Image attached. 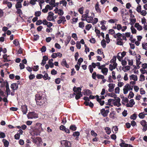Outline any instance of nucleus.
Wrapping results in <instances>:
<instances>
[{
  "instance_id": "obj_1",
  "label": "nucleus",
  "mask_w": 147,
  "mask_h": 147,
  "mask_svg": "<svg viewBox=\"0 0 147 147\" xmlns=\"http://www.w3.org/2000/svg\"><path fill=\"white\" fill-rule=\"evenodd\" d=\"M113 37L117 39V44L120 45H123V42L122 41L123 35L120 33L115 34L113 35Z\"/></svg>"
},
{
  "instance_id": "obj_2",
  "label": "nucleus",
  "mask_w": 147,
  "mask_h": 147,
  "mask_svg": "<svg viewBox=\"0 0 147 147\" xmlns=\"http://www.w3.org/2000/svg\"><path fill=\"white\" fill-rule=\"evenodd\" d=\"M73 90L74 93V94L76 95L75 98L76 100H78L82 96L81 92V89L80 87L76 88L74 87Z\"/></svg>"
},
{
  "instance_id": "obj_3",
  "label": "nucleus",
  "mask_w": 147,
  "mask_h": 147,
  "mask_svg": "<svg viewBox=\"0 0 147 147\" xmlns=\"http://www.w3.org/2000/svg\"><path fill=\"white\" fill-rule=\"evenodd\" d=\"M133 88V86H131L128 84H127L123 87V93L124 94H127L129 91L132 90Z\"/></svg>"
},
{
  "instance_id": "obj_4",
  "label": "nucleus",
  "mask_w": 147,
  "mask_h": 147,
  "mask_svg": "<svg viewBox=\"0 0 147 147\" xmlns=\"http://www.w3.org/2000/svg\"><path fill=\"white\" fill-rule=\"evenodd\" d=\"M29 132L32 136H36L40 135V131L38 129H34L32 128L30 130Z\"/></svg>"
},
{
  "instance_id": "obj_5",
  "label": "nucleus",
  "mask_w": 147,
  "mask_h": 147,
  "mask_svg": "<svg viewBox=\"0 0 147 147\" xmlns=\"http://www.w3.org/2000/svg\"><path fill=\"white\" fill-rule=\"evenodd\" d=\"M92 14V13H89L88 10H86L85 12V13L82 15L81 19L83 21H86L87 18L90 17V16Z\"/></svg>"
},
{
  "instance_id": "obj_6",
  "label": "nucleus",
  "mask_w": 147,
  "mask_h": 147,
  "mask_svg": "<svg viewBox=\"0 0 147 147\" xmlns=\"http://www.w3.org/2000/svg\"><path fill=\"white\" fill-rule=\"evenodd\" d=\"M54 14L52 12H49L48 13V15L47 17V20L49 21H53L56 18L54 16Z\"/></svg>"
},
{
  "instance_id": "obj_7",
  "label": "nucleus",
  "mask_w": 147,
  "mask_h": 147,
  "mask_svg": "<svg viewBox=\"0 0 147 147\" xmlns=\"http://www.w3.org/2000/svg\"><path fill=\"white\" fill-rule=\"evenodd\" d=\"M126 53L123 51L122 53L119 52L117 55V58L119 60L121 61L122 60L123 57L126 55Z\"/></svg>"
},
{
  "instance_id": "obj_8",
  "label": "nucleus",
  "mask_w": 147,
  "mask_h": 147,
  "mask_svg": "<svg viewBox=\"0 0 147 147\" xmlns=\"http://www.w3.org/2000/svg\"><path fill=\"white\" fill-rule=\"evenodd\" d=\"M140 123L143 127L142 130L144 131H145L147 130V124L146 121L144 120L141 121Z\"/></svg>"
},
{
  "instance_id": "obj_9",
  "label": "nucleus",
  "mask_w": 147,
  "mask_h": 147,
  "mask_svg": "<svg viewBox=\"0 0 147 147\" xmlns=\"http://www.w3.org/2000/svg\"><path fill=\"white\" fill-rule=\"evenodd\" d=\"M33 142L38 145H40L42 142L41 138L39 137H36L35 138H33Z\"/></svg>"
},
{
  "instance_id": "obj_10",
  "label": "nucleus",
  "mask_w": 147,
  "mask_h": 147,
  "mask_svg": "<svg viewBox=\"0 0 147 147\" xmlns=\"http://www.w3.org/2000/svg\"><path fill=\"white\" fill-rule=\"evenodd\" d=\"M120 100L121 99L119 98H116L115 99V101L113 103V105L117 107H120L121 105L120 103Z\"/></svg>"
},
{
  "instance_id": "obj_11",
  "label": "nucleus",
  "mask_w": 147,
  "mask_h": 147,
  "mask_svg": "<svg viewBox=\"0 0 147 147\" xmlns=\"http://www.w3.org/2000/svg\"><path fill=\"white\" fill-rule=\"evenodd\" d=\"M37 115L34 112H32L28 113V119H32L38 118Z\"/></svg>"
},
{
  "instance_id": "obj_12",
  "label": "nucleus",
  "mask_w": 147,
  "mask_h": 147,
  "mask_svg": "<svg viewBox=\"0 0 147 147\" xmlns=\"http://www.w3.org/2000/svg\"><path fill=\"white\" fill-rule=\"evenodd\" d=\"M46 101V98H43L42 99L36 101L37 105L40 106H42L45 103Z\"/></svg>"
},
{
  "instance_id": "obj_13",
  "label": "nucleus",
  "mask_w": 147,
  "mask_h": 147,
  "mask_svg": "<svg viewBox=\"0 0 147 147\" xmlns=\"http://www.w3.org/2000/svg\"><path fill=\"white\" fill-rule=\"evenodd\" d=\"M61 143L65 147H70L71 146V142L67 140H62L61 141Z\"/></svg>"
},
{
  "instance_id": "obj_14",
  "label": "nucleus",
  "mask_w": 147,
  "mask_h": 147,
  "mask_svg": "<svg viewBox=\"0 0 147 147\" xmlns=\"http://www.w3.org/2000/svg\"><path fill=\"white\" fill-rule=\"evenodd\" d=\"M118 26L117 27V30L119 31H121L123 32L125 31L127 28V27L126 26H122L121 24H118Z\"/></svg>"
},
{
  "instance_id": "obj_15",
  "label": "nucleus",
  "mask_w": 147,
  "mask_h": 147,
  "mask_svg": "<svg viewBox=\"0 0 147 147\" xmlns=\"http://www.w3.org/2000/svg\"><path fill=\"white\" fill-rule=\"evenodd\" d=\"M120 141L121 143L119 144V146L121 147H134L130 144L125 143L123 140L122 139H120Z\"/></svg>"
},
{
  "instance_id": "obj_16",
  "label": "nucleus",
  "mask_w": 147,
  "mask_h": 147,
  "mask_svg": "<svg viewBox=\"0 0 147 147\" xmlns=\"http://www.w3.org/2000/svg\"><path fill=\"white\" fill-rule=\"evenodd\" d=\"M53 7L49 5H47L45 7V8L42 10V11L44 13L47 12L49 10H50L52 9Z\"/></svg>"
},
{
  "instance_id": "obj_17",
  "label": "nucleus",
  "mask_w": 147,
  "mask_h": 147,
  "mask_svg": "<svg viewBox=\"0 0 147 147\" xmlns=\"http://www.w3.org/2000/svg\"><path fill=\"white\" fill-rule=\"evenodd\" d=\"M109 112V109L105 110L104 109H102L100 110L101 114L104 117L107 116Z\"/></svg>"
},
{
  "instance_id": "obj_18",
  "label": "nucleus",
  "mask_w": 147,
  "mask_h": 147,
  "mask_svg": "<svg viewBox=\"0 0 147 147\" xmlns=\"http://www.w3.org/2000/svg\"><path fill=\"white\" fill-rule=\"evenodd\" d=\"M59 20L57 21V23L58 24H60L61 23L64 24L66 21L65 18L64 16H60L59 17Z\"/></svg>"
},
{
  "instance_id": "obj_19",
  "label": "nucleus",
  "mask_w": 147,
  "mask_h": 147,
  "mask_svg": "<svg viewBox=\"0 0 147 147\" xmlns=\"http://www.w3.org/2000/svg\"><path fill=\"white\" fill-rule=\"evenodd\" d=\"M43 98H44L43 96V95L41 93H38L36 95L35 100L36 101L42 99Z\"/></svg>"
},
{
  "instance_id": "obj_20",
  "label": "nucleus",
  "mask_w": 147,
  "mask_h": 147,
  "mask_svg": "<svg viewBox=\"0 0 147 147\" xmlns=\"http://www.w3.org/2000/svg\"><path fill=\"white\" fill-rule=\"evenodd\" d=\"M43 24L44 25H46L48 28H51L53 26L52 23L47 22L45 19L43 20Z\"/></svg>"
},
{
  "instance_id": "obj_21",
  "label": "nucleus",
  "mask_w": 147,
  "mask_h": 147,
  "mask_svg": "<svg viewBox=\"0 0 147 147\" xmlns=\"http://www.w3.org/2000/svg\"><path fill=\"white\" fill-rule=\"evenodd\" d=\"M129 78L131 80H133L134 81H136L138 79L137 76L135 74H133L130 75Z\"/></svg>"
},
{
  "instance_id": "obj_22",
  "label": "nucleus",
  "mask_w": 147,
  "mask_h": 147,
  "mask_svg": "<svg viewBox=\"0 0 147 147\" xmlns=\"http://www.w3.org/2000/svg\"><path fill=\"white\" fill-rule=\"evenodd\" d=\"M115 85L113 83L109 84L108 85L109 89L108 90L109 92H112L114 90V88L115 87Z\"/></svg>"
},
{
  "instance_id": "obj_23",
  "label": "nucleus",
  "mask_w": 147,
  "mask_h": 147,
  "mask_svg": "<svg viewBox=\"0 0 147 147\" xmlns=\"http://www.w3.org/2000/svg\"><path fill=\"white\" fill-rule=\"evenodd\" d=\"M140 58L141 56L140 55H136V60L137 66L139 65L141 63V62L140 61Z\"/></svg>"
},
{
  "instance_id": "obj_24",
  "label": "nucleus",
  "mask_w": 147,
  "mask_h": 147,
  "mask_svg": "<svg viewBox=\"0 0 147 147\" xmlns=\"http://www.w3.org/2000/svg\"><path fill=\"white\" fill-rule=\"evenodd\" d=\"M23 0H17L18 2L16 5V9H19L22 7V5L21 2L23 1Z\"/></svg>"
},
{
  "instance_id": "obj_25",
  "label": "nucleus",
  "mask_w": 147,
  "mask_h": 147,
  "mask_svg": "<svg viewBox=\"0 0 147 147\" xmlns=\"http://www.w3.org/2000/svg\"><path fill=\"white\" fill-rule=\"evenodd\" d=\"M11 88L13 90L17 89L18 88V84L16 83L12 84L11 86Z\"/></svg>"
},
{
  "instance_id": "obj_26",
  "label": "nucleus",
  "mask_w": 147,
  "mask_h": 147,
  "mask_svg": "<svg viewBox=\"0 0 147 147\" xmlns=\"http://www.w3.org/2000/svg\"><path fill=\"white\" fill-rule=\"evenodd\" d=\"M6 90L5 92L7 94V97L8 95L10 94V90L9 88L8 83H7L5 87Z\"/></svg>"
},
{
  "instance_id": "obj_27",
  "label": "nucleus",
  "mask_w": 147,
  "mask_h": 147,
  "mask_svg": "<svg viewBox=\"0 0 147 147\" xmlns=\"http://www.w3.org/2000/svg\"><path fill=\"white\" fill-rule=\"evenodd\" d=\"M117 63H113L110 64L109 65V69L111 71H112L113 69H115L117 66Z\"/></svg>"
},
{
  "instance_id": "obj_28",
  "label": "nucleus",
  "mask_w": 147,
  "mask_h": 147,
  "mask_svg": "<svg viewBox=\"0 0 147 147\" xmlns=\"http://www.w3.org/2000/svg\"><path fill=\"white\" fill-rule=\"evenodd\" d=\"M115 99H108V102L107 105H109L111 107H112L113 106V103Z\"/></svg>"
},
{
  "instance_id": "obj_29",
  "label": "nucleus",
  "mask_w": 147,
  "mask_h": 147,
  "mask_svg": "<svg viewBox=\"0 0 147 147\" xmlns=\"http://www.w3.org/2000/svg\"><path fill=\"white\" fill-rule=\"evenodd\" d=\"M94 14L93 13H92V14L91 15V16H90V17L87 18V20L86 21L88 23H91L93 20V18L94 17Z\"/></svg>"
},
{
  "instance_id": "obj_30",
  "label": "nucleus",
  "mask_w": 147,
  "mask_h": 147,
  "mask_svg": "<svg viewBox=\"0 0 147 147\" xmlns=\"http://www.w3.org/2000/svg\"><path fill=\"white\" fill-rule=\"evenodd\" d=\"M22 111L23 114H26L27 111V106L26 105L22 106Z\"/></svg>"
},
{
  "instance_id": "obj_31",
  "label": "nucleus",
  "mask_w": 147,
  "mask_h": 147,
  "mask_svg": "<svg viewBox=\"0 0 147 147\" xmlns=\"http://www.w3.org/2000/svg\"><path fill=\"white\" fill-rule=\"evenodd\" d=\"M96 96L97 101L99 102L100 105L101 106L103 105L105 103L104 101L103 100L101 99V98H99V96L98 95Z\"/></svg>"
},
{
  "instance_id": "obj_32",
  "label": "nucleus",
  "mask_w": 147,
  "mask_h": 147,
  "mask_svg": "<svg viewBox=\"0 0 147 147\" xmlns=\"http://www.w3.org/2000/svg\"><path fill=\"white\" fill-rule=\"evenodd\" d=\"M61 65L63 66H65L66 67L68 68L69 67V65L67 63L65 60L63 59L61 63Z\"/></svg>"
},
{
  "instance_id": "obj_33",
  "label": "nucleus",
  "mask_w": 147,
  "mask_h": 147,
  "mask_svg": "<svg viewBox=\"0 0 147 147\" xmlns=\"http://www.w3.org/2000/svg\"><path fill=\"white\" fill-rule=\"evenodd\" d=\"M135 103L134 100L133 99H131L129 101V104H127V106L129 107H133V105L135 104Z\"/></svg>"
},
{
  "instance_id": "obj_34",
  "label": "nucleus",
  "mask_w": 147,
  "mask_h": 147,
  "mask_svg": "<svg viewBox=\"0 0 147 147\" xmlns=\"http://www.w3.org/2000/svg\"><path fill=\"white\" fill-rule=\"evenodd\" d=\"M134 26L138 30H141L142 29V26L140 25L138 23H136L135 24Z\"/></svg>"
},
{
  "instance_id": "obj_35",
  "label": "nucleus",
  "mask_w": 147,
  "mask_h": 147,
  "mask_svg": "<svg viewBox=\"0 0 147 147\" xmlns=\"http://www.w3.org/2000/svg\"><path fill=\"white\" fill-rule=\"evenodd\" d=\"M0 94L1 96H5V95L4 94L5 92L4 91L5 90V88H1L0 90Z\"/></svg>"
},
{
  "instance_id": "obj_36",
  "label": "nucleus",
  "mask_w": 147,
  "mask_h": 147,
  "mask_svg": "<svg viewBox=\"0 0 147 147\" xmlns=\"http://www.w3.org/2000/svg\"><path fill=\"white\" fill-rule=\"evenodd\" d=\"M101 72L105 75H106L108 72V69L106 67L104 68L103 69H101Z\"/></svg>"
},
{
  "instance_id": "obj_37",
  "label": "nucleus",
  "mask_w": 147,
  "mask_h": 147,
  "mask_svg": "<svg viewBox=\"0 0 147 147\" xmlns=\"http://www.w3.org/2000/svg\"><path fill=\"white\" fill-rule=\"evenodd\" d=\"M38 1L39 2L40 9H41L42 7L45 4V1L44 0H38Z\"/></svg>"
},
{
  "instance_id": "obj_38",
  "label": "nucleus",
  "mask_w": 147,
  "mask_h": 147,
  "mask_svg": "<svg viewBox=\"0 0 147 147\" xmlns=\"http://www.w3.org/2000/svg\"><path fill=\"white\" fill-rule=\"evenodd\" d=\"M118 129L117 126H115L113 127L112 128V130L114 133L116 134L117 132Z\"/></svg>"
},
{
  "instance_id": "obj_39",
  "label": "nucleus",
  "mask_w": 147,
  "mask_h": 147,
  "mask_svg": "<svg viewBox=\"0 0 147 147\" xmlns=\"http://www.w3.org/2000/svg\"><path fill=\"white\" fill-rule=\"evenodd\" d=\"M2 142L3 143L5 147H8L9 144V143L7 140L6 139H3L2 140Z\"/></svg>"
},
{
  "instance_id": "obj_40",
  "label": "nucleus",
  "mask_w": 147,
  "mask_h": 147,
  "mask_svg": "<svg viewBox=\"0 0 147 147\" xmlns=\"http://www.w3.org/2000/svg\"><path fill=\"white\" fill-rule=\"evenodd\" d=\"M51 6L53 7H55L56 6L55 4V0H51V1H49V3Z\"/></svg>"
},
{
  "instance_id": "obj_41",
  "label": "nucleus",
  "mask_w": 147,
  "mask_h": 147,
  "mask_svg": "<svg viewBox=\"0 0 147 147\" xmlns=\"http://www.w3.org/2000/svg\"><path fill=\"white\" fill-rule=\"evenodd\" d=\"M130 69V67L128 65L123 66L122 68V69L125 72L129 70Z\"/></svg>"
},
{
  "instance_id": "obj_42",
  "label": "nucleus",
  "mask_w": 147,
  "mask_h": 147,
  "mask_svg": "<svg viewBox=\"0 0 147 147\" xmlns=\"http://www.w3.org/2000/svg\"><path fill=\"white\" fill-rule=\"evenodd\" d=\"M105 130L107 134L109 135L111 133V129L109 127H106L105 128Z\"/></svg>"
},
{
  "instance_id": "obj_43",
  "label": "nucleus",
  "mask_w": 147,
  "mask_h": 147,
  "mask_svg": "<svg viewBox=\"0 0 147 147\" xmlns=\"http://www.w3.org/2000/svg\"><path fill=\"white\" fill-rule=\"evenodd\" d=\"M95 9L96 10L97 12H101V10L99 7V4L98 2L95 5Z\"/></svg>"
},
{
  "instance_id": "obj_44",
  "label": "nucleus",
  "mask_w": 147,
  "mask_h": 147,
  "mask_svg": "<svg viewBox=\"0 0 147 147\" xmlns=\"http://www.w3.org/2000/svg\"><path fill=\"white\" fill-rule=\"evenodd\" d=\"M130 24L131 25H133L136 22V19L135 18H130Z\"/></svg>"
},
{
  "instance_id": "obj_45",
  "label": "nucleus",
  "mask_w": 147,
  "mask_h": 147,
  "mask_svg": "<svg viewBox=\"0 0 147 147\" xmlns=\"http://www.w3.org/2000/svg\"><path fill=\"white\" fill-rule=\"evenodd\" d=\"M53 60L51 59L49 60L48 61V63L49 65V66L51 68H52L54 66V64L53 63Z\"/></svg>"
},
{
  "instance_id": "obj_46",
  "label": "nucleus",
  "mask_w": 147,
  "mask_h": 147,
  "mask_svg": "<svg viewBox=\"0 0 147 147\" xmlns=\"http://www.w3.org/2000/svg\"><path fill=\"white\" fill-rule=\"evenodd\" d=\"M108 96L111 97L115 99L116 98H118L117 96V95H116L115 93H109L108 94Z\"/></svg>"
},
{
  "instance_id": "obj_47",
  "label": "nucleus",
  "mask_w": 147,
  "mask_h": 147,
  "mask_svg": "<svg viewBox=\"0 0 147 147\" xmlns=\"http://www.w3.org/2000/svg\"><path fill=\"white\" fill-rule=\"evenodd\" d=\"M116 56H114L113 58L110 61L111 64L113 63H117L116 62Z\"/></svg>"
},
{
  "instance_id": "obj_48",
  "label": "nucleus",
  "mask_w": 147,
  "mask_h": 147,
  "mask_svg": "<svg viewBox=\"0 0 147 147\" xmlns=\"http://www.w3.org/2000/svg\"><path fill=\"white\" fill-rule=\"evenodd\" d=\"M7 83H8V82L6 81H4L3 82H2L1 83V88H4L5 87V86L6 87Z\"/></svg>"
},
{
  "instance_id": "obj_49",
  "label": "nucleus",
  "mask_w": 147,
  "mask_h": 147,
  "mask_svg": "<svg viewBox=\"0 0 147 147\" xmlns=\"http://www.w3.org/2000/svg\"><path fill=\"white\" fill-rule=\"evenodd\" d=\"M60 4H62L63 6L66 7L67 3L65 1V0H61V1L60 2Z\"/></svg>"
},
{
  "instance_id": "obj_50",
  "label": "nucleus",
  "mask_w": 147,
  "mask_h": 147,
  "mask_svg": "<svg viewBox=\"0 0 147 147\" xmlns=\"http://www.w3.org/2000/svg\"><path fill=\"white\" fill-rule=\"evenodd\" d=\"M3 58L4 59V62H8L10 61V60H9V59H8V57H7V55L6 54L3 55Z\"/></svg>"
},
{
  "instance_id": "obj_51",
  "label": "nucleus",
  "mask_w": 147,
  "mask_h": 147,
  "mask_svg": "<svg viewBox=\"0 0 147 147\" xmlns=\"http://www.w3.org/2000/svg\"><path fill=\"white\" fill-rule=\"evenodd\" d=\"M146 114H144V112H142L140 113L138 116L141 119H143L145 117V115H146Z\"/></svg>"
},
{
  "instance_id": "obj_52",
  "label": "nucleus",
  "mask_w": 147,
  "mask_h": 147,
  "mask_svg": "<svg viewBox=\"0 0 147 147\" xmlns=\"http://www.w3.org/2000/svg\"><path fill=\"white\" fill-rule=\"evenodd\" d=\"M118 20L116 19H111L108 21L109 22L111 23H114L117 22Z\"/></svg>"
},
{
  "instance_id": "obj_53",
  "label": "nucleus",
  "mask_w": 147,
  "mask_h": 147,
  "mask_svg": "<svg viewBox=\"0 0 147 147\" xmlns=\"http://www.w3.org/2000/svg\"><path fill=\"white\" fill-rule=\"evenodd\" d=\"M43 78L45 80L47 79L49 80L50 79V77L48 76V74L47 73H45L43 77Z\"/></svg>"
},
{
  "instance_id": "obj_54",
  "label": "nucleus",
  "mask_w": 147,
  "mask_h": 147,
  "mask_svg": "<svg viewBox=\"0 0 147 147\" xmlns=\"http://www.w3.org/2000/svg\"><path fill=\"white\" fill-rule=\"evenodd\" d=\"M84 91L83 93L84 95H88L90 93V91L89 90H85Z\"/></svg>"
},
{
  "instance_id": "obj_55",
  "label": "nucleus",
  "mask_w": 147,
  "mask_h": 147,
  "mask_svg": "<svg viewBox=\"0 0 147 147\" xmlns=\"http://www.w3.org/2000/svg\"><path fill=\"white\" fill-rule=\"evenodd\" d=\"M70 129L73 131H75L76 129V127L74 125H71L70 127Z\"/></svg>"
},
{
  "instance_id": "obj_56",
  "label": "nucleus",
  "mask_w": 147,
  "mask_h": 147,
  "mask_svg": "<svg viewBox=\"0 0 147 147\" xmlns=\"http://www.w3.org/2000/svg\"><path fill=\"white\" fill-rule=\"evenodd\" d=\"M145 80V77L143 75L141 74L140 76V81H143Z\"/></svg>"
},
{
  "instance_id": "obj_57",
  "label": "nucleus",
  "mask_w": 147,
  "mask_h": 147,
  "mask_svg": "<svg viewBox=\"0 0 147 147\" xmlns=\"http://www.w3.org/2000/svg\"><path fill=\"white\" fill-rule=\"evenodd\" d=\"M140 13L143 16H145L147 14V12L145 10H143L141 11Z\"/></svg>"
},
{
  "instance_id": "obj_58",
  "label": "nucleus",
  "mask_w": 147,
  "mask_h": 147,
  "mask_svg": "<svg viewBox=\"0 0 147 147\" xmlns=\"http://www.w3.org/2000/svg\"><path fill=\"white\" fill-rule=\"evenodd\" d=\"M20 133H17L14 136L15 139L16 140H19L20 139Z\"/></svg>"
},
{
  "instance_id": "obj_59",
  "label": "nucleus",
  "mask_w": 147,
  "mask_h": 147,
  "mask_svg": "<svg viewBox=\"0 0 147 147\" xmlns=\"http://www.w3.org/2000/svg\"><path fill=\"white\" fill-rule=\"evenodd\" d=\"M137 11L139 13L141 11V6L140 5H138L136 8Z\"/></svg>"
},
{
  "instance_id": "obj_60",
  "label": "nucleus",
  "mask_w": 147,
  "mask_h": 147,
  "mask_svg": "<svg viewBox=\"0 0 147 147\" xmlns=\"http://www.w3.org/2000/svg\"><path fill=\"white\" fill-rule=\"evenodd\" d=\"M137 117L136 115V114H134L131 115L130 117V118L131 119L135 120L136 119Z\"/></svg>"
},
{
  "instance_id": "obj_61",
  "label": "nucleus",
  "mask_w": 147,
  "mask_h": 147,
  "mask_svg": "<svg viewBox=\"0 0 147 147\" xmlns=\"http://www.w3.org/2000/svg\"><path fill=\"white\" fill-rule=\"evenodd\" d=\"M64 12L61 9H59L58 14L60 16H62L63 15Z\"/></svg>"
},
{
  "instance_id": "obj_62",
  "label": "nucleus",
  "mask_w": 147,
  "mask_h": 147,
  "mask_svg": "<svg viewBox=\"0 0 147 147\" xmlns=\"http://www.w3.org/2000/svg\"><path fill=\"white\" fill-rule=\"evenodd\" d=\"M76 46L78 49H80L81 47L80 43L78 41H77L76 43Z\"/></svg>"
},
{
  "instance_id": "obj_63",
  "label": "nucleus",
  "mask_w": 147,
  "mask_h": 147,
  "mask_svg": "<svg viewBox=\"0 0 147 147\" xmlns=\"http://www.w3.org/2000/svg\"><path fill=\"white\" fill-rule=\"evenodd\" d=\"M123 79L125 81H127L128 79V74L127 73H125L124 74Z\"/></svg>"
},
{
  "instance_id": "obj_64",
  "label": "nucleus",
  "mask_w": 147,
  "mask_h": 147,
  "mask_svg": "<svg viewBox=\"0 0 147 147\" xmlns=\"http://www.w3.org/2000/svg\"><path fill=\"white\" fill-rule=\"evenodd\" d=\"M142 47L144 49L146 50L147 49V43H144L142 44Z\"/></svg>"
}]
</instances>
